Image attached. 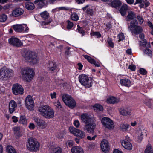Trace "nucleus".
<instances>
[{
  "label": "nucleus",
  "mask_w": 153,
  "mask_h": 153,
  "mask_svg": "<svg viewBox=\"0 0 153 153\" xmlns=\"http://www.w3.org/2000/svg\"><path fill=\"white\" fill-rule=\"evenodd\" d=\"M24 53L23 56L27 62L33 64H35L39 62L38 57L34 52L26 50L24 51Z\"/></svg>",
  "instance_id": "1"
},
{
  "label": "nucleus",
  "mask_w": 153,
  "mask_h": 153,
  "mask_svg": "<svg viewBox=\"0 0 153 153\" xmlns=\"http://www.w3.org/2000/svg\"><path fill=\"white\" fill-rule=\"evenodd\" d=\"M21 73L23 79L27 82L31 81L35 75V72L33 69L30 68L22 69Z\"/></svg>",
  "instance_id": "2"
},
{
  "label": "nucleus",
  "mask_w": 153,
  "mask_h": 153,
  "mask_svg": "<svg viewBox=\"0 0 153 153\" xmlns=\"http://www.w3.org/2000/svg\"><path fill=\"white\" fill-rule=\"evenodd\" d=\"M40 145V143L36 139L30 137L27 140L26 146L29 151L36 152L39 150Z\"/></svg>",
  "instance_id": "3"
},
{
  "label": "nucleus",
  "mask_w": 153,
  "mask_h": 153,
  "mask_svg": "<svg viewBox=\"0 0 153 153\" xmlns=\"http://www.w3.org/2000/svg\"><path fill=\"white\" fill-rule=\"evenodd\" d=\"M78 78L80 83L86 88H89L92 86V79L88 76L84 74H82L79 76Z\"/></svg>",
  "instance_id": "4"
},
{
  "label": "nucleus",
  "mask_w": 153,
  "mask_h": 153,
  "mask_svg": "<svg viewBox=\"0 0 153 153\" xmlns=\"http://www.w3.org/2000/svg\"><path fill=\"white\" fill-rule=\"evenodd\" d=\"M62 99L66 105L71 108H74L76 106V101L70 95L64 94L62 97Z\"/></svg>",
  "instance_id": "5"
},
{
  "label": "nucleus",
  "mask_w": 153,
  "mask_h": 153,
  "mask_svg": "<svg viewBox=\"0 0 153 153\" xmlns=\"http://www.w3.org/2000/svg\"><path fill=\"white\" fill-rule=\"evenodd\" d=\"M80 117L81 121L85 124L94 123L95 120L94 117L88 113H83Z\"/></svg>",
  "instance_id": "6"
},
{
  "label": "nucleus",
  "mask_w": 153,
  "mask_h": 153,
  "mask_svg": "<svg viewBox=\"0 0 153 153\" xmlns=\"http://www.w3.org/2000/svg\"><path fill=\"white\" fill-rule=\"evenodd\" d=\"M103 126L109 129H112L114 127V124L113 121L108 117H104L101 120Z\"/></svg>",
  "instance_id": "7"
},
{
  "label": "nucleus",
  "mask_w": 153,
  "mask_h": 153,
  "mask_svg": "<svg viewBox=\"0 0 153 153\" xmlns=\"http://www.w3.org/2000/svg\"><path fill=\"white\" fill-rule=\"evenodd\" d=\"M69 130L70 133L81 138H84L85 136V133L84 131L76 129L74 127L71 126L69 128Z\"/></svg>",
  "instance_id": "8"
},
{
  "label": "nucleus",
  "mask_w": 153,
  "mask_h": 153,
  "mask_svg": "<svg viewBox=\"0 0 153 153\" xmlns=\"http://www.w3.org/2000/svg\"><path fill=\"white\" fill-rule=\"evenodd\" d=\"M12 89L13 93L16 95H22L24 93V89L22 86L18 83L14 84Z\"/></svg>",
  "instance_id": "9"
},
{
  "label": "nucleus",
  "mask_w": 153,
  "mask_h": 153,
  "mask_svg": "<svg viewBox=\"0 0 153 153\" xmlns=\"http://www.w3.org/2000/svg\"><path fill=\"white\" fill-rule=\"evenodd\" d=\"M25 104L26 107L28 110H33L34 103L32 96L28 95L27 97L25 99Z\"/></svg>",
  "instance_id": "10"
},
{
  "label": "nucleus",
  "mask_w": 153,
  "mask_h": 153,
  "mask_svg": "<svg viewBox=\"0 0 153 153\" xmlns=\"http://www.w3.org/2000/svg\"><path fill=\"white\" fill-rule=\"evenodd\" d=\"M8 42L10 45L17 47H20L23 45L21 41L18 38L12 37L8 39Z\"/></svg>",
  "instance_id": "11"
},
{
  "label": "nucleus",
  "mask_w": 153,
  "mask_h": 153,
  "mask_svg": "<svg viewBox=\"0 0 153 153\" xmlns=\"http://www.w3.org/2000/svg\"><path fill=\"white\" fill-rule=\"evenodd\" d=\"M95 126L96 124L94 123L87 124L85 125L84 129V130H87L88 133L93 134Z\"/></svg>",
  "instance_id": "12"
},
{
  "label": "nucleus",
  "mask_w": 153,
  "mask_h": 153,
  "mask_svg": "<svg viewBox=\"0 0 153 153\" xmlns=\"http://www.w3.org/2000/svg\"><path fill=\"white\" fill-rule=\"evenodd\" d=\"M101 147L102 150L104 152H108L109 149L108 143L106 140H103L101 144Z\"/></svg>",
  "instance_id": "13"
},
{
  "label": "nucleus",
  "mask_w": 153,
  "mask_h": 153,
  "mask_svg": "<svg viewBox=\"0 0 153 153\" xmlns=\"http://www.w3.org/2000/svg\"><path fill=\"white\" fill-rule=\"evenodd\" d=\"M12 130L17 137L19 138L22 136L23 132L21 127L19 126H15L13 128Z\"/></svg>",
  "instance_id": "14"
},
{
  "label": "nucleus",
  "mask_w": 153,
  "mask_h": 153,
  "mask_svg": "<svg viewBox=\"0 0 153 153\" xmlns=\"http://www.w3.org/2000/svg\"><path fill=\"white\" fill-rule=\"evenodd\" d=\"M54 111L49 106L44 117L47 119L52 118L54 117Z\"/></svg>",
  "instance_id": "15"
},
{
  "label": "nucleus",
  "mask_w": 153,
  "mask_h": 153,
  "mask_svg": "<svg viewBox=\"0 0 153 153\" xmlns=\"http://www.w3.org/2000/svg\"><path fill=\"white\" fill-rule=\"evenodd\" d=\"M34 120L37 125L42 128H45L47 126L45 121L42 119L36 117L34 118Z\"/></svg>",
  "instance_id": "16"
},
{
  "label": "nucleus",
  "mask_w": 153,
  "mask_h": 153,
  "mask_svg": "<svg viewBox=\"0 0 153 153\" xmlns=\"http://www.w3.org/2000/svg\"><path fill=\"white\" fill-rule=\"evenodd\" d=\"M84 57L91 64H94L96 67H99L100 66V64L99 62L96 61V60L89 56L85 55L84 56Z\"/></svg>",
  "instance_id": "17"
},
{
  "label": "nucleus",
  "mask_w": 153,
  "mask_h": 153,
  "mask_svg": "<svg viewBox=\"0 0 153 153\" xmlns=\"http://www.w3.org/2000/svg\"><path fill=\"white\" fill-rule=\"evenodd\" d=\"M17 106V104L14 100H11L9 102V105L10 113V114L13 113L16 110Z\"/></svg>",
  "instance_id": "18"
},
{
  "label": "nucleus",
  "mask_w": 153,
  "mask_h": 153,
  "mask_svg": "<svg viewBox=\"0 0 153 153\" xmlns=\"http://www.w3.org/2000/svg\"><path fill=\"white\" fill-rule=\"evenodd\" d=\"M24 10L20 8H18L14 9L12 13V15L14 17H18L22 15Z\"/></svg>",
  "instance_id": "19"
},
{
  "label": "nucleus",
  "mask_w": 153,
  "mask_h": 153,
  "mask_svg": "<svg viewBox=\"0 0 153 153\" xmlns=\"http://www.w3.org/2000/svg\"><path fill=\"white\" fill-rule=\"evenodd\" d=\"M49 107L47 105H43L39 107L38 111L40 114L43 117Z\"/></svg>",
  "instance_id": "20"
},
{
  "label": "nucleus",
  "mask_w": 153,
  "mask_h": 153,
  "mask_svg": "<svg viewBox=\"0 0 153 153\" xmlns=\"http://www.w3.org/2000/svg\"><path fill=\"white\" fill-rule=\"evenodd\" d=\"M120 100L119 98H117L114 97L112 96L107 99L106 102L107 103L109 104H114L119 102Z\"/></svg>",
  "instance_id": "21"
},
{
  "label": "nucleus",
  "mask_w": 153,
  "mask_h": 153,
  "mask_svg": "<svg viewBox=\"0 0 153 153\" xmlns=\"http://www.w3.org/2000/svg\"><path fill=\"white\" fill-rule=\"evenodd\" d=\"M57 66L54 62H50L48 65V71L51 73L54 72L57 69Z\"/></svg>",
  "instance_id": "22"
},
{
  "label": "nucleus",
  "mask_w": 153,
  "mask_h": 153,
  "mask_svg": "<svg viewBox=\"0 0 153 153\" xmlns=\"http://www.w3.org/2000/svg\"><path fill=\"white\" fill-rule=\"evenodd\" d=\"M46 0H35L34 1V3L36 5L39 9H42L45 5V1Z\"/></svg>",
  "instance_id": "23"
},
{
  "label": "nucleus",
  "mask_w": 153,
  "mask_h": 153,
  "mask_svg": "<svg viewBox=\"0 0 153 153\" xmlns=\"http://www.w3.org/2000/svg\"><path fill=\"white\" fill-rule=\"evenodd\" d=\"M122 145L123 147L125 149L131 150L132 149V146L131 144L127 140H125L122 143Z\"/></svg>",
  "instance_id": "24"
},
{
  "label": "nucleus",
  "mask_w": 153,
  "mask_h": 153,
  "mask_svg": "<svg viewBox=\"0 0 153 153\" xmlns=\"http://www.w3.org/2000/svg\"><path fill=\"white\" fill-rule=\"evenodd\" d=\"M34 4V3L30 1L26 2L25 3V7L26 9L28 10H32L35 8Z\"/></svg>",
  "instance_id": "25"
},
{
  "label": "nucleus",
  "mask_w": 153,
  "mask_h": 153,
  "mask_svg": "<svg viewBox=\"0 0 153 153\" xmlns=\"http://www.w3.org/2000/svg\"><path fill=\"white\" fill-rule=\"evenodd\" d=\"M127 24L128 25V29L131 31L138 25V22L136 19H134L131 21L130 25L128 22H127Z\"/></svg>",
  "instance_id": "26"
},
{
  "label": "nucleus",
  "mask_w": 153,
  "mask_h": 153,
  "mask_svg": "<svg viewBox=\"0 0 153 153\" xmlns=\"http://www.w3.org/2000/svg\"><path fill=\"white\" fill-rule=\"evenodd\" d=\"M121 85L122 86L129 87L131 86V82L130 80L128 79H121L120 81Z\"/></svg>",
  "instance_id": "27"
},
{
  "label": "nucleus",
  "mask_w": 153,
  "mask_h": 153,
  "mask_svg": "<svg viewBox=\"0 0 153 153\" xmlns=\"http://www.w3.org/2000/svg\"><path fill=\"white\" fill-rule=\"evenodd\" d=\"M119 111L120 114L124 116L129 115L131 112V110L128 108H121Z\"/></svg>",
  "instance_id": "28"
},
{
  "label": "nucleus",
  "mask_w": 153,
  "mask_h": 153,
  "mask_svg": "<svg viewBox=\"0 0 153 153\" xmlns=\"http://www.w3.org/2000/svg\"><path fill=\"white\" fill-rule=\"evenodd\" d=\"M12 27L16 32L18 33L22 32L24 29V27L22 25L16 24L13 25Z\"/></svg>",
  "instance_id": "29"
},
{
  "label": "nucleus",
  "mask_w": 153,
  "mask_h": 153,
  "mask_svg": "<svg viewBox=\"0 0 153 153\" xmlns=\"http://www.w3.org/2000/svg\"><path fill=\"white\" fill-rule=\"evenodd\" d=\"M121 4V2L119 0H114L113 1H111V3H110V6L115 8L119 7Z\"/></svg>",
  "instance_id": "30"
},
{
  "label": "nucleus",
  "mask_w": 153,
  "mask_h": 153,
  "mask_svg": "<svg viewBox=\"0 0 153 153\" xmlns=\"http://www.w3.org/2000/svg\"><path fill=\"white\" fill-rule=\"evenodd\" d=\"M143 31V29L142 27L140 26L137 25L130 31L132 33L137 35L141 33Z\"/></svg>",
  "instance_id": "31"
},
{
  "label": "nucleus",
  "mask_w": 153,
  "mask_h": 153,
  "mask_svg": "<svg viewBox=\"0 0 153 153\" xmlns=\"http://www.w3.org/2000/svg\"><path fill=\"white\" fill-rule=\"evenodd\" d=\"M71 151L72 153H84L82 149L78 146L73 147L71 149Z\"/></svg>",
  "instance_id": "32"
},
{
  "label": "nucleus",
  "mask_w": 153,
  "mask_h": 153,
  "mask_svg": "<svg viewBox=\"0 0 153 153\" xmlns=\"http://www.w3.org/2000/svg\"><path fill=\"white\" fill-rule=\"evenodd\" d=\"M136 13L131 11H129L128 12V14L127 16V19L126 21L128 22L130 20H134L133 19L136 18Z\"/></svg>",
  "instance_id": "33"
},
{
  "label": "nucleus",
  "mask_w": 153,
  "mask_h": 153,
  "mask_svg": "<svg viewBox=\"0 0 153 153\" xmlns=\"http://www.w3.org/2000/svg\"><path fill=\"white\" fill-rule=\"evenodd\" d=\"M128 9V6L126 4H124L121 7L119 11L122 16L125 15Z\"/></svg>",
  "instance_id": "34"
},
{
  "label": "nucleus",
  "mask_w": 153,
  "mask_h": 153,
  "mask_svg": "<svg viewBox=\"0 0 153 153\" xmlns=\"http://www.w3.org/2000/svg\"><path fill=\"white\" fill-rule=\"evenodd\" d=\"M7 68L3 67L0 69V79H3L4 78H6V74L5 72L7 71Z\"/></svg>",
  "instance_id": "35"
},
{
  "label": "nucleus",
  "mask_w": 153,
  "mask_h": 153,
  "mask_svg": "<svg viewBox=\"0 0 153 153\" xmlns=\"http://www.w3.org/2000/svg\"><path fill=\"white\" fill-rule=\"evenodd\" d=\"M19 122L20 124H22L24 126L27 125V120L25 116V115L21 116Z\"/></svg>",
  "instance_id": "36"
},
{
  "label": "nucleus",
  "mask_w": 153,
  "mask_h": 153,
  "mask_svg": "<svg viewBox=\"0 0 153 153\" xmlns=\"http://www.w3.org/2000/svg\"><path fill=\"white\" fill-rule=\"evenodd\" d=\"M144 153H153L152 147L150 143H148L146 146Z\"/></svg>",
  "instance_id": "37"
},
{
  "label": "nucleus",
  "mask_w": 153,
  "mask_h": 153,
  "mask_svg": "<svg viewBox=\"0 0 153 153\" xmlns=\"http://www.w3.org/2000/svg\"><path fill=\"white\" fill-rule=\"evenodd\" d=\"M6 151L7 153H17L13 147L10 145L7 146L6 148Z\"/></svg>",
  "instance_id": "38"
},
{
  "label": "nucleus",
  "mask_w": 153,
  "mask_h": 153,
  "mask_svg": "<svg viewBox=\"0 0 153 153\" xmlns=\"http://www.w3.org/2000/svg\"><path fill=\"white\" fill-rule=\"evenodd\" d=\"M51 153H62V149L59 146L55 147L52 149Z\"/></svg>",
  "instance_id": "39"
},
{
  "label": "nucleus",
  "mask_w": 153,
  "mask_h": 153,
  "mask_svg": "<svg viewBox=\"0 0 153 153\" xmlns=\"http://www.w3.org/2000/svg\"><path fill=\"white\" fill-rule=\"evenodd\" d=\"M129 126V125L128 124L123 123L120 125V128L122 131H125L128 129Z\"/></svg>",
  "instance_id": "40"
},
{
  "label": "nucleus",
  "mask_w": 153,
  "mask_h": 153,
  "mask_svg": "<svg viewBox=\"0 0 153 153\" xmlns=\"http://www.w3.org/2000/svg\"><path fill=\"white\" fill-rule=\"evenodd\" d=\"M40 15L41 17L44 19H48L49 17V13L46 11L41 13Z\"/></svg>",
  "instance_id": "41"
},
{
  "label": "nucleus",
  "mask_w": 153,
  "mask_h": 153,
  "mask_svg": "<svg viewBox=\"0 0 153 153\" xmlns=\"http://www.w3.org/2000/svg\"><path fill=\"white\" fill-rule=\"evenodd\" d=\"M94 110H96L97 111H102L103 109L102 106L98 104L94 105Z\"/></svg>",
  "instance_id": "42"
},
{
  "label": "nucleus",
  "mask_w": 153,
  "mask_h": 153,
  "mask_svg": "<svg viewBox=\"0 0 153 153\" xmlns=\"http://www.w3.org/2000/svg\"><path fill=\"white\" fill-rule=\"evenodd\" d=\"M6 70L7 71V77H10L13 76L14 71L12 70L7 68Z\"/></svg>",
  "instance_id": "43"
},
{
  "label": "nucleus",
  "mask_w": 153,
  "mask_h": 153,
  "mask_svg": "<svg viewBox=\"0 0 153 153\" xmlns=\"http://www.w3.org/2000/svg\"><path fill=\"white\" fill-rule=\"evenodd\" d=\"M7 16L4 14H3L0 15V22H4L7 19Z\"/></svg>",
  "instance_id": "44"
},
{
  "label": "nucleus",
  "mask_w": 153,
  "mask_h": 153,
  "mask_svg": "<svg viewBox=\"0 0 153 153\" xmlns=\"http://www.w3.org/2000/svg\"><path fill=\"white\" fill-rule=\"evenodd\" d=\"M52 20L51 19H49L47 21H42L41 22V25L43 27H45V26L47 25H48L50 23Z\"/></svg>",
  "instance_id": "45"
},
{
  "label": "nucleus",
  "mask_w": 153,
  "mask_h": 153,
  "mask_svg": "<svg viewBox=\"0 0 153 153\" xmlns=\"http://www.w3.org/2000/svg\"><path fill=\"white\" fill-rule=\"evenodd\" d=\"M143 52L144 54H147L150 57H152V51L149 49H145L144 50Z\"/></svg>",
  "instance_id": "46"
},
{
  "label": "nucleus",
  "mask_w": 153,
  "mask_h": 153,
  "mask_svg": "<svg viewBox=\"0 0 153 153\" xmlns=\"http://www.w3.org/2000/svg\"><path fill=\"white\" fill-rule=\"evenodd\" d=\"M71 18L72 20L76 21L78 19L79 17L76 13H74L71 15Z\"/></svg>",
  "instance_id": "47"
},
{
  "label": "nucleus",
  "mask_w": 153,
  "mask_h": 153,
  "mask_svg": "<svg viewBox=\"0 0 153 153\" xmlns=\"http://www.w3.org/2000/svg\"><path fill=\"white\" fill-rule=\"evenodd\" d=\"M68 24L67 26V27L68 29L69 30L72 28L74 26V24L73 23L71 22H70L69 20L67 21Z\"/></svg>",
  "instance_id": "48"
},
{
  "label": "nucleus",
  "mask_w": 153,
  "mask_h": 153,
  "mask_svg": "<svg viewBox=\"0 0 153 153\" xmlns=\"http://www.w3.org/2000/svg\"><path fill=\"white\" fill-rule=\"evenodd\" d=\"M136 18L139 21V24L140 25L142 24L144 21L143 18L140 15H138Z\"/></svg>",
  "instance_id": "49"
},
{
  "label": "nucleus",
  "mask_w": 153,
  "mask_h": 153,
  "mask_svg": "<svg viewBox=\"0 0 153 153\" xmlns=\"http://www.w3.org/2000/svg\"><path fill=\"white\" fill-rule=\"evenodd\" d=\"M91 36H96L97 38H100L101 37L100 33L97 32H92L91 33Z\"/></svg>",
  "instance_id": "50"
},
{
  "label": "nucleus",
  "mask_w": 153,
  "mask_h": 153,
  "mask_svg": "<svg viewBox=\"0 0 153 153\" xmlns=\"http://www.w3.org/2000/svg\"><path fill=\"white\" fill-rule=\"evenodd\" d=\"M107 42L109 45V46L112 48L114 47V44L111 38H109L107 40Z\"/></svg>",
  "instance_id": "51"
},
{
  "label": "nucleus",
  "mask_w": 153,
  "mask_h": 153,
  "mask_svg": "<svg viewBox=\"0 0 153 153\" xmlns=\"http://www.w3.org/2000/svg\"><path fill=\"white\" fill-rule=\"evenodd\" d=\"M78 29L77 30L78 32L81 34L82 36H84L85 34V31L83 29L80 27L79 25L77 26Z\"/></svg>",
  "instance_id": "52"
},
{
  "label": "nucleus",
  "mask_w": 153,
  "mask_h": 153,
  "mask_svg": "<svg viewBox=\"0 0 153 153\" xmlns=\"http://www.w3.org/2000/svg\"><path fill=\"white\" fill-rule=\"evenodd\" d=\"M86 13L88 15L91 16L93 14V11L92 9L88 8L86 10Z\"/></svg>",
  "instance_id": "53"
},
{
  "label": "nucleus",
  "mask_w": 153,
  "mask_h": 153,
  "mask_svg": "<svg viewBox=\"0 0 153 153\" xmlns=\"http://www.w3.org/2000/svg\"><path fill=\"white\" fill-rule=\"evenodd\" d=\"M139 72L142 75H145L147 73L146 71L144 68H141L139 70Z\"/></svg>",
  "instance_id": "54"
},
{
  "label": "nucleus",
  "mask_w": 153,
  "mask_h": 153,
  "mask_svg": "<svg viewBox=\"0 0 153 153\" xmlns=\"http://www.w3.org/2000/svg\"><path fill=\"white\" fill-rule=\"evenodd\" d=\"M73 124L77 128L79 127L80 126V123L79 121L75 120L74 121Z\"/></svg>",
  "instance_id": "55"
},
{
  "label": "nucleus",
  "mask_w": 153,
  "mask_h": 153,
  "mask_svg": "<svg viewBox=\"0 0 153 153\" xmlns=\"http://www.w3.org/2000/svg\"><path fill=\"white\" fill-rule=\"evenodd\" d=\"M120 40H122L124 39V36L123 34L122 33H120L118 36Z\"/></svg>",
  "instance_id": "56"
},
{
  "label": "nucleus",
  "mask_w": 153,
  "mask_h": 153,
  "mask_svg": "<svg viewBox=\"0 0 153 153\" xmlns=\"http://www.w3.org/2000/svg\"><path fill=\"white\" fill-rule=\"evenodd\" d=\"M143 3V4L144 3L145 8L149 6L150 4L149 2L147 0H144V1Z\"/></svg>",
  "instance_id": "57"
},
{
  "label": "nucleus",
  "mask_w": 153,
  "mask_h": 153,
  "mask_svg": "<svg viewBox=\"0 0 153 153\" xmlns=\"http://www.w3.org/2000/svg\"><path fill=\"white\" fill-rule=\"evenodd\" d=\"M142 42L141 41H140V45L143 46H145L147 43L146 40L145 39H143L142 40Z\"/></svg>",
  "instance_id": "58"
},
{
  "label": "nucleus",
  "mask_w": 153,
  "mask_h": 153,
  "mask_svg": "<svg viewBox=\"0 0 153 153\" xmlns=\"http://www.w3.org/2000/svg\"><path fill=\"white\" fill-rule=\"evenodd\" d=\"M67 146L70 147L72 146L73 145V141L71 140H69L66 143Z\"/></svg>",
  "instance_id": "59"
},
{
  "label": "nucleus",
  "mask_w": 153,
  "mask_h": 153,
  "mask_svg": "<svg viewBox=\"0 0 153 153\" xmlns=\"http://www.w3.org/2000/svg\"><path fill=\"white\" fill-rule=\"evenodd\" d=\"M10 7V5L9 4H6L3 6H2V9L4 10H7V9H8Z\"/></svg>",
  "instance_id": "60"
},
{
  "label": "nucleus",
  "mask_w": 153,
  "mask_h": 153,
  "mask_svg": "<svg viewBox=\"0 0 153 153\" xmlns=\"http://www.w3.org/2000/svg\"><path fill=\"white\" fill-rule=\"evenodd\" d=\"M96 137V135H94L92 137H91L89 136H88L87 137V139L89 140H94L95 139V138Z\"/></svg>",
  "instance_id": "61"
},
{
  "label": "nucleus",
  "mask_w": 153,
  "mask_h": 153,
  "mask_svg": "<svg viewBox=\"0 0 153 153\" xmlns=\"http://www.w3.org/2000/svg\"><path fill=\"white\" fill-rule=\"evenodd\" d=\"M129 69H130L132 71H134L136 69V67L134 65H130L128 66Z\"/></svg>",
  "instance_id": "62"
},
{
  "label": "nucleus",
  "mask_w": 153,
  "mask_h": 153,
  "mask_svg": "<svg viewBox=\"0 0 153 153\" xmlns=\"http://www.w3.org/2000/svg\"><path fill=\"white\" fill-rule=\"evenodd\" d=\"M29 128L31 129H33L35 127V125L33 123H30L28 126Z\"/></svg>",
  "instance_id": "63"
},
{
  "label": "nucleus",
  "mask_w": 153,
  "mask_h": 153,
  "mask_svg": "<svg viewBox=\"0 0 153 153\" xmlns=\"http://www.w3.org/2000/svg\"><path fill=\"white\" fill-rule=\"evenodd\" d=\"M147 24L149 27L152 30H153V25L152 23L150 21H149L147 22Z\"/></svg>",
  "instance_id": "64"
}]
</instances>
